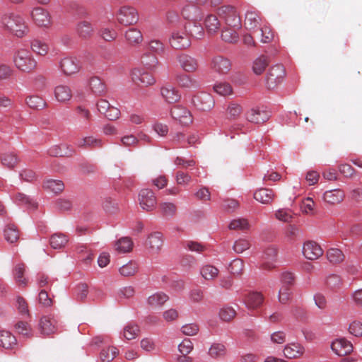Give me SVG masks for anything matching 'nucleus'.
Wrapping results in <instances>:
<instances>
[{
	"label": "nucleus",
	"instance_id": "obj_36",
	"mask_svg": "<svg viewBox=\"0 0 362 362\" xmlns=\"http://www.w3.org/2000/svg\"><path fill=\"white\" fill-rule=\"evenodd\" d=\"M30 47L33 52L40 56H45L49 51L48 45L39 39L33 40L30 42Z\"/></svg>",
	"mask_w": 362,
	"mask_h": 362
},
{
	"label": "nucleus",
	"instance_id": "obj_39",
	"mask_svg": "<svg viewBox=\"0 0 362 362\" xmlns=\"http://www.w3.org/2000/svg\"><path fill=\"white\" fill-rule=\"evenodd\" d=\"M118 353V349L115 346L103 348L100 353V360L101 362H110L116 357Z\"/></svg>",
	"mask_w": 362,
	"mask_h": 362
},
{
	"label": "nucleus",
	"instance_id": "obj_31",
	"mask_svg": "<svg viewBox=\"0 0 362 362\" xmlns=\"http://www.w3.org/2000/svg\"><path fill=\"white\" fill-rule=\"evenodd\" d=\"M211 68L214 72L220 75L224 74L226 69V59L223 56H215L211 60Z\"/></svg>",
	"mask_w": 362,
	"mask_h": 362
},
{
	"label": "nucleus",
	"instance_id": "obj_3",
	"mask_svg": "<svg viewBox=\"0 0 362 362\" xmlns=\"http://www.w3.org/2000/svg\"><path fill=\"white\" fill-rule=\"evenodd\" d=\"M231 28L230 35H228V42H236L238 41L239 35L237 30L241 28V20L233 6L228 5V27Z\"/></svg>",
	"mask_w": 362,
	"mask_h": 362
},
{
	"label": "nucleus",
	"instance_id": "obj_27",
	"mask_svg": "<svg viewBox=\"0 0 362 362\" xmlns=\"http://www.w3.org/2000/svg\"><path fill=\"white\" fill-rule=\"evenodd\" d=\"M54 96L57 101L60 103H66L71 98L72 91L69 86L59 85L54 89Z\"/></svg>",
	"mask_w": 362,
	"mask_h": 362
},
{
	"label": "nucleus",
	"instance_id": "obj_60",
	"mask_svg": "<svg viewBox=\"0 0 362 362\" xmlns=\"http://www.w3.org/2000/svg\"><path fill=\"white\" fill-rule=\"evenodd\" d=\"M160 209L163 216H173L177 211L176 206L171 202H164L160 204Z\"/></svg>",
	"mask_w": 362,
	"mask_h": 362
},
{
	"label": "nucleus",
	"instance_id": "obj_42",
	"mask_svg": "<svg viewBox=\"0 0 362 362\" xmlns=\"http://www.w3.org/2000/svg\"><path fill=\"white\" fill-rule=\"evenodd\" d=\"M43 187L45 189L52 192L55 194L62 192L64 189V185L63 182L58 180H48L45 182Z\"/></svg>",
	"mask_w": 362,
	"mask_h": 362
},
{
	"label": "nucleus",
	"instance_id": "obj_56",
	"mask_svg": "<svg viewBox=\"0 0 362 362\" xmlns=\"http://www.w3.org/2000/svg\"><path fill=\"white\" fill-rule=\"evenodd\" d=\"M228 269L235 276H240L243 271V262L240 259H235L230 264Z\"/></svg>",
	"mask_w": 362,
	"mask_h": 362
},
{
	"label": "nucleus",
	"instance_id": "obj_38",
	"mask_svg": "<svg viewBox=\"0 0 362 362\" xmlns=\"http://www.w3.org/2000/svg\"><path fill=\"white\" fill-rule=\"evenodd\" d=\"M218 269L211 264H205L200 269L202 276L208 281L214 279L218 276Z\"/></svg>",
	"mask_w": 362,
	"mask_h": 362
},
{
	"label": "nucleus",
	"instance_id": "obj_54",
	"mask_svg": "<svg viewBox=\"0 0 362 362\" xmlns=\"http://www.w3.org/2000/svg\"><path fill=\"white\" fill-rule=\"evenodd\" d=\"M99 34L106 42L114 41L117 37V31L112 28H102L99 31Z\"/></svg>",
	"mask_w": 362,
	"mask_h": 362
},
{
	"label": "nucleus",
	"instance_id": "obj_64",
	"mask_svg": "<svg viewBox=\"0 0 362 362\" xmlns=\"http://www.w3.org/2000/svg\"><path fill=\"white\" fill-rule=\"evenodd\" d=\"M349 332L351 334L355 337H362V322L357 320L353 321L349 325Z\"/></svg>",
	"mask_w": 362,
	"mask_h": 362
},
{
	"label": "nucleus",
	"instance_id": "obj_23",
	"mask_svg": "<svg viewBox=\"0 0 362 362\" xmlns=\"http://www.w3.org/2000/svg\"><path fill=\"white\" fill-rule=\"evenodd\" d=\"M124 37L130 45L135 46L143 42L142 33L136 28H130L126 30Z\"/></svg>",
	"mask_w": 362,
	"mask_h": 362
},
{
	"label": "nucleus",
	"instance_id": "obj_6",
	"mask_svg": "<svg viewBox=\"0 0 362 362\" xmlns=\"http://www.w3.org/2000/svg\"><path fill=\"white\" fill-rule=\"evenodd\" d=\"M59 67L64 74L71 76L81 69V62L75 57H66L61 59Z\"/></svg>",
	"mask_w": 362,
	"mask_h": 362
},
{
	"label": "nucleus",
	"instance_id": "obj_49",
	"mask_svg": "<svg viewBox=\"0 0 362 362\" xmlns=\"http://www.w3.org/2000/svg\"><path fill=\"white\" fill-rule=\"evenodd\" d=\"M139 332V327L137 325L129 323L124 327L123 336L127 340L135 339Z\"/></svg>",
	"mask_w": 362,
	"mask_h": 362
},
{
	"label": "nucleus",
	"instance_id": "obj_18",
	"mask_svg": "<svg viewBox=\"0 0 362 362\" xmlns=\"http://www.w3.org/2000/svg\"><path fill=\"white\" fill-rule=\"evenodd\" d=\"M160 94L163 98L168 103L178 102L181 95L178 90L170 84H165L160 88Z\"/></svg>",
	"mask_w": 362,
	"mask_h": 362
},
{
	"label": "nucleus",
	"instance_id": "obj_20",
	"mask_svg": "<svg viewBox=\"0 0 362 362\" xmlns=\"http://www.w3.org/2000/svg\"><path fill=\"white\" fill-rule=\"evenodd\" d=\"M277 256V250L274 247H267L263 255L262 259L263 263L262 264V269L266 270H270L275 267L273 262L276 259Z\"/></svg>",
	"mask_w": 362,
	"mask_h": 362
},
{
	"label": "nucleus",
	"instance_id": "obj_8",
	"mask_svg": "<svg viewBox=\"0 0 362 362\" xmlns=\"http://www.w3.org/2000/svg\"><path fill=\"white\" fill-rule=\"evenodd\" d=\"M170 115L182 125L192 122V115L189 110L182 105H175L171 108Z\"/></svg>",
	"mask_w": 362,
	"mask_h": 362
},
{
	"label": "nucleus",
	"instance_id": "obj_48",
	"mask_svg": "<svg viewBox=\"0 0 362 362\" xmlns=\"http://www.w3.org/2000/svg\"><path fill=\"white\" fill-rule=\"evenodd\" d=\"M205 26L209 33L217 32L220 28V23L216 16L209 15L205 19Z\"/></svg>",
	"mask_w": 362,
	"mask_h": 362
},
{
	"label": "nucleus",
	"instance_id": "obj_11",
	"mask_svg": "<svg viewBox=\"0 0 362 362\" xmlns=\"http://www.w3.org/2000/svg\"><path fill=\"white\" fill-rule=\"evenodd\" d=\"M131 75L133 81L139 85L148 86L156 83L155 78L151 74L141 69H134Z\"/></svg>",
	"mask_w": 362,
	"mask_h": 362
},
{
	"label": "nucleus",
	"instance_id": "obj_9",
	"mask_svg": "<svg viewBox=\"0 0 362 362\" xmlns=\"http://www.w3.org/2000/svg\"><path fill=\"white\" fill-rule=\"evenodd\" d=\"M171 47L175 49H182L189 47L191 42L189 36L184 32L174 31L169 39Z\"/></svg>",
	"mask_w": 362,
	"mask_h": 362
},
{
	"label": "nucleus",
	"instance_id": "obj_63",
	"mask_svg": "<svg viewBox=\"0 0 362 362\" xmlns=\"http://www.w3.org/2000/svg\"><path fill=\"white\" fill-rule=\"evenodd\" d=\"M291 289L287 286H282L279 291V300L282 304H286L288 302L291 297Z\"/></svg>",
	"mask_w": 362,
	"mask_h": 362
},
{
	"label": "nucleus",
	"instance_id": "obj_24",
	"mask_svg": "<svg viewBox=\"0 0 362 362\" xmlns=\"http://www.w3.org/2000/svg\"><path fill=\"white\" fill-rule=\"evenodd\" d=\"M169 299L168 296L163 292H156L146 299L147 305L151 308H159Z\"/></svg>",
	"mask_w": 362,
	"mask_h": 362
},
{
	"label": "nucleus",
	"instance_id": "obj_44",
	"mask_svg": "<svg viewBox=\"0 0 362 362\" xmlns=\"http://www.w3.org/2000/svg\"><path fill=\"white\" fill-rule=\"evenodd\" d=\"M177 81L178 84L182 88H197L199 86V83L195 79L192 78L190 76L186 74L178 76Z\"/></svg>",
	"mask_w": 362,
	"mask_h": 362
},
{
	"label": "nucleus",
	"instance_id": "obj_4",
	"mask_svg": "<svg viewBox=\"0 0 362 362\" xmlns=\"http://www.w3.org/2000/svg\"><path fill=\"white\" fill-rule=\"evenodd\" d=\"M117 21L124 25H130L137 23L139 14L137 11L131 6H122L117 15Z\"/></svg>",
	"mask_w": 362,
	"mask_h": 362
},
{
	"label": "nucleus",
	"instance_id": "obj_2",
	"mask_svg": "<svg viewBox=\"0 0 362 362\" xmlns=\"http://www.w3.org/2000/svg\"><path fill=\"white\" fill-rule=\"evenodd\" d=\"M13 62L18 70L25 73L35 71L37 66L32 52L24 48L19 49L14 53Z\"/></svg>",
	"mask_w": 362,
	"mask_h": 362
},
{
	"label": "nucleus",
	"instance_id": "obj_41",
	"mask_svg": "<svg viewBox=\"0 0 362 362\" xmlns=\"http://www.w3.org/2000/svg\"><path fill=\"white\" fill-rule=\"evenodd\" d=\"M243 107L235 102H230L228 104V120H235L241 115Z\"/></svg>",
	"mask_w": 362,
	"mask_h": 362
},
{
	"label": "nucleus",
	"instance_id": "obj_59",
	"mask_svg": "<svg viewBox=\"0 0 362 362\" xmlns=\"http://www.w3.org/2000/svg\"><path fill=\"white\" fill-rule=\"evenodd\" d=\"M15 329L20 334L27 337L31 336V327L28 322L19 321L15 325Z\"/></svg>",
	"mask_w": 362,
	"mask_h": 362
},
{
	"label": "nucleus",
	"instance_id": "obj_34",
	"mask_svg": "<svg viewBox=\"0 0 362 362\" xmlns=\"http://www.w3.org/2000/svg\"><path fill=\"white\" fill-rule=\"evenodd\" d=\"M260 18L255 11H247L245 14V26L248 30H253L258 27Z\"/></svg>",
	"mask_w": 362,
	"mask_h": 362
},
{
	"label": "nucleus",
	"instance_id": "obj_26",
	"mask_svg": "<svg viewBox=\"0 0 362 362\" xmlns=\"http://www.w3.org/2000/svg\"><path fill=\"white\" fill-rule=\"evenodd\" d=\"M274 197V193L272 189L267 188H261L257 190L254 194V198L259 202L264 204H269Z\"/></svg>",
	"mask_w": 362,
	"mask_h": 362
},
{
	"label": "nucleus",
	"instance_id": "obj_19",
	"mask_svg": "<svg viewBox=\"0 0 362 362\" xmlns=\"http://www.w3.org/2000/svg\"><path fill=\"white\" fill-rule=\"evenodd\" d=\"M76 32L80 38L83 40H88L93 36L94 33V28L90 22L81 21L77 23Z\"/></svg>",
	"mask_w": 362,
	"mask_h": 362
},
{
	"label": "nucleus",
	"instance_id": "obj_1",
	"mask_svg": "<svg viewBox=\"0 0 362 362\" xmlns=\"http://www.w3.org/2000/svg\"><path fill=\"white\" fill-rule=\"evenodd\" d=\"M0 23L2 28L18 37H23L28 32V28L24 18L15 13L3 14L0 18Z\"/></svg>",
	"mask_w": 362,
	"mask_h": 362
},
{
	"label": "nucleus",
	"instance_id": "obj_25",
	"mask_svg": "<svg viewBox=\"0 0 362 362\" xmlns=\"http://www.w3.org/2000/svg\"><path fill=\"white\" fill-rule=\"evenodd\" d=\"M76 146L79 148H101L103 143L101 139L93 136H86L78 139Z\"/></svg>",
	"mask_w": 362,
	"mask_h": 362
},
{
	"label": "nucleus",
	"instance_id": "obj_46",
	"mask_svg": "<svg viewBox=\"0 0 362 362\" xmlns=\"http://www.w3.org/2000/svg\"><path fill=\"white\" fill-rule=\"evenodd\" d=\"M25 271V266L21 263L16 264L13 270V275L16 282L24 286L27 284V279L23 276Z\"/></svg>",
	"mask_w": 362,
	"mask_h": 362
},
{
	"label": "nucleus",
	"instance_id": "obj_30",
	"mask_svg": "<svg viewBox=\"0 0 362 362\" xmlns=\"http://www.w3.org/2000/svg\"><path fill=\"white\" fill-rule=\"evenodd\" d=\"M304 352V348L299 344H288L284 350L286 357L288 358H295L300 356Z\"/></svg>",
	"mask_w": 362,
	"mask_h": 362
},
{
	"label": "nucleus",
	"instance_id": "obj_58",
	"mask_svg": "<svg viewBox=\"0 0 362 362\" xmlns=\"http://www.w3.org/2000/svg\"><path fill=\"white\" fill-rule=\"evenodd\" d=\"M225 346L219 343H214L209 350V354L213 358H217L225 354Z\"/></svg>",
	"mask_w": 362,
	"mask_h": 362
},
{
	"label": "nucleus",
	"instance_id": "obj_13",
	"mask_svg": "<svg viewBox=\"0 0 362 362\" xmlns=\"http://www.w3.org/2000/svg\"><path fill=\"white\" fill-rule=\"evenodd\" d=\"M264 299V296L261 292L249 291L245 295L243 301L249 310H257L262 306Z\"/></svg>",
	"mask_w": 362,
	"mask_h": 362
},
{
	"label": "nucleus",
	"instance_id": "obj_10",
	"mask_svg": "<svg viewBox=\"0 0 362 362\" xmlns=\"http://www.w3.org/2000/svg\"><path fill=\"white\" fill-rule=\"evenodd\" d=\"M30 16L34 23L39 27L47 28L51 24V16L49 12L43 8H35Z\"/></svg>",
	"mask_w": 362,
	"mask_h": 362
},
{
	"label": "nucleus",
	"instance_id": "obj_50",
	"mask_svg": "<svg viewBox=\"0 0 362 362\" xmlns=\"http://www.w3.org/2000/svg\"><path fill=\"white\" fill-rule=\"evenodd\" d=\"M89 85L92 91L95 94L101 95L105 91V86L98 77L91 78Z\"/></svg>",
	"mask_w": 362,
	"mask_h": 362
},
{
	"label": "nucleus",
	"instance_id": "obj_5",
	"mask_svg": "<svg viewBox=\"0 0 362 362\" xmlns=\"http://www.w3.org/2000/svg\"><path fill=\"white\" fill-rule=\"evenodd\" d=\"M192 103L199 110L209 111L214 107V100L209 93L200 92L192 97Z\"/></svg>",
	"mask_w": 362,
	"mask_h": 362
},
{
	"label": "nucleus",
	"instance_id": "obj_22",
	"mask_svg": "<svg viewBox=\"0 0 362 362\" xmlns=\"http://www.w3.org/2000/svg\"><path fill=\"white\" fill-rule=\"evenodd\" d=\"M178 62L180 66L187 72L195 71L198 67V63L196 59L194 57L182 54L177 57Z\"/></svg>",
	"mask_w": 362,
	"mask_h": 362
},
{
	"label": "nucleus",
	"instance_id": "obj_55",
	"mask_svg": "<svg viewBox=\"0 0 362 362\" xmlns=\"http://www.w3.org/2000/svg\"><path fill=\"white\" fill-rule=\"evenodd\" d=\"M137 269V264L134 262L130 261L119 268V273L124 276H130L134 275Z\"/></svg>",
	"mask_w": 362,
	"mask_h": 362
},
{
	"label": "nucleus",
	"instance_id": "obj_17",
	"mask_svg": "<svg viewBox=\"0 0 362 362\" xmlns=\"http://www.w3.org/2000/svg\"><path fill=\"white\" fill-rule=\"evenodd\" d=\"M270 117L269 112L259 108H252L246 113V119L248 122L260 124L267 122Z\"/></svg>",
	"mask_w": 362,
	"mask_h": 362
},
{
	"label": "nucleus",
	"instance_id": "obj_7",
	"mask_svg": "<svg viewBox=\"0 0 362 362\" xmlns=\"http://www.w3.org/2000/svg\"><path fill=\"white\" fill-rule=\"evenodd\" d=\"M139 201L141 207L147 211L154 209L157 204L154 192L149 189H143L140 191Z\"/></svg>",
	"mask_w": 362,
	"mask_h": 362
},
{
	"label": "nucleus",
	"instance_id": "obj_32",
	"mask_svg": "<svg viewBox=\"0 0 362 362\" xmlns=\"http://www.w3.org/2000/svg\"><path fill=\"white\" fill-rule=\"evenodd\" d=\"M250 223L247 219L238 217L230 221L228 225V228L233 230L245 231L250 229Z\"/></svg>",
	"mask_w": 362,
	"mask_h": 362
},
{
	"label": "nucleus",
	"instance_id": "obj_14",
	"mask_svg": "<svg viewBox=\"0 0 362 362\" xmlns=\"http://www.w3.org/2000/svg\"><path fill=\"white\" fill-rule=\"evenodd\" d=\"M303 253L305 258L314 260L320 257L323 254L321 247L314 241H308L304 243Z\"/></svg>",
	"mask_w": 362,
	"mask_h": 362
},
{
	"label": "nucleus",
	"instance_id": "obj_15",
	"mask_svg": "<svg viewBox=\"0 0 362 362\" xmlns=\"http://www.w3.org/2000/svg\"><path fill=\"white\" fill-rule=\"evenodd\" d=\"M331 348L338 356H346L353 351L352 344L344 338L334 340L332 343Z\"/></svg>",
	"mask_w": 362,
	"mask_h": 362
},
{
	"label": "nucleus",
	"instance_id": "obj_51",
	"mask_svg": "<svg viewBox=\"0 0 362 362\" xmlns=\"http://www.w3.org/2000/svg\"><path fill=\"white\" fill-rule=\"evenodd\" d=\"M327 257L330 262L337 264L344 260V255L340 250L331 248L327 252Z\"/></svg>",
	"mask_w": 362,
	"mask_h": 362
},
{
	"label": "nucleus",
	"instance_id": "obj_12",
	"mask_svg": "<svg viewBox=\"0 0 362 362\" xmlns=\"http://www.w3.org/2000/svg\"><path fill=\"white\" fill-rule=\"evenodd\" d=\"M163 243V235L159 232L151 233L146 241V246L151 255H157L162 249Z\"/></svg>",
	"mask_w": 362,
	"mask_h": 362
},
{
	"label": "nucleus",
	"instance_id": "obj_61",
	"mask_svg": "<svg viewBox=\"0 0 362 362\" xmlns=\"http://www.w3.org/2000/svg\"><path fill=\"white\" fill-rule=\"evenodd\" d=\"M17 162V157L13 153H6L1 158L2 164L8 168H13Z\"/></svg>",
	"mask_w": 362,
	"mask_h": 362
},
{
	"label": "nucleus",
	"instance_id": "obj_62",
	"mask_svg": "<svg viewBox=\"0 0 362 362\" xmlns=\"http://www.w3.org/2000/svg\"><path fill=\"white\" fill-rule=\"evenodd\" d=\"M326 284L332 290L337 289L341 284V278L336 274L330 275L327 279Z\"/></svg>",
	"mask_w": 362,
	"mask_h": 362
},
{
	"label": "nucleus",
	"instance_id": "obj_16",
	"mask_svg": "<svg viewBox=\"0 0 362 362\" xmlns=\"http://www.w3.org/2000/svg\"><path fill=\"white\" fill-rule=\"evenodd\" d=\"M183 17L192 21L201 20L203 16L202 8L199 6L187 2L182 10Z\"/></svg>",
	"mask_w": 362,
	"mask_h": 362
},
{
	"label": "nucleus",
	"instance_id": "obj_37",
	"mask_svg": "<svg viewBox=\"0 0 362 362\" xmlns=\"http://www.w3.org/2000/svg\"><path fill=\"white\" fill-rule=\"evenodd\" d=\"M185 30L189 33L190 35L197 38L201 39L204 35V28L200 24L195 22H189L185 25Z\"/></svg>",
	"mask_w": 362,
	"mask_h": 362
},
{
	"label": "nucleus",
	"instance_id": "obj_47",
	"mask_svg": "<svg viewBox=\"0 0 362 362\" xmlns=\"http://www.w3.org/2000/svg\"><path fill=\"white\" fill-rule=\"evenodd\" d=\"M27 105L37 110L43 109L46 106L45 100L38 95H31L26 99Z\"/></svg>",
	"mask_w": 362,
	"mask_h": 362
},
{
	"label": "nucleus",
	"instance_id": "obj_21",
	"mask_svg": "<svg viewBox=\"0 0 362 362\" xmlns=\"http://www.w3.org/2000/svg\"><path fill=\"white\" fill-rule=\"evenodd\" d=\"M344 192L339 189L326 191L323 194L324 201L332 205L341 203L344 199Z\"/></svg>",
	"mask_w": 362,
	"mask_h": 362
},
{
	"label": "nucleus",
	"instance_id": "obj_43",
	"mask_svg": "<svg viewBox=\"0 0 362 362\" xmlns=\"http://www.w3.org/2000/svg\"><path fill=\"white\" fill-rule=\"evenodd\" d=\"M40 327L41 332L44 334H50L54 332L56 328L53 323V320L48 317H42L40 321Z\"/></svg>",
	"mask_w": 362,
	"mask_h": 362
},
{
	"label": "nucleus",
	"instance_id": "obj_57",
	"mask_svg": "<svg viewBox=\"0 0 362 362\" xmlns=\"http://www.w3.org/2000/svg\"><path fill=\"white\" fill-rule=\"evenodd\" d=\"M76 112L78 117L83 119V126L85 128H87L89 126V122L91 119L90 111L82 106H78L76 108Z\"/></svg>",
	"mask_w": 362,
	"mask_h": 362
},
{
	"label": "nucleus",
	"instance_id": "obj_33",
	"mask_svg": "<svg viewBox=\"0 0 362 362\" xmlns=\"http://www.w3.org/2000/svg\"><path fill=\"white\" fill-rule=\"evenodd\" d=\"M115 250L119 253H127L132 250L133 242L130 238L124 237L115 243Z\"/></svg>",
	"mask_w": 362,
	"mask_h": 362
},
{
	"label": "nucleus",
	"instance_id": "obj_52",
	"mask_svg": "<svg viewBox=\"0 0 362 362\" xmlns=\"http://www.w3.org/2000/svg\"><path fill=\"white\" fill-rule=\"evenodd\" d=\"M141 63L148 69H150V70H153L156 67V65L158 63L157 57L154 54H150V53L144 54L141 57Z\"/></svg>",
	"mask_w": 362,
	"mask_h": 362
},
{
	"label": "nucleus",
	"instance_id": "obj_28",
	"mask_svg": "<svg viewBox=\"0 0 362 362\" xmlns=\"http://www.w3.org/2000/svg\"><path fill=\"white\" fill-rule=\"evenodd\" d=\"M4 235L5 240L10 243L17 242L19 239V231L17 226L13 223H8L4 230Z\"/></svg>",
	"mask_w": 362,
	"mask_h": 362
},
{
	"label": "nucleus",
	"instance_id": "obj_35",
	"mask_svg": "<svg viewBox=\"0 0 362 362\" xmlns=\"http://www.w3.org/2000/svg\"><path fill=\"white\" fill-rule=\"evenodd\" d=\"M269 65V58L267 56L262 55L257 58L252 64V71L257 75L262 74Z\"/></svg>",
	"mask_w": 362,
	"mask_h": 362
},
{
	"label": "nucleus",
	"instance_id": "obj_53",
	"mask_svg": "<svg viewBox=\"0 0 362 362\" xmlns=\"http://www.w3.org/2000/svg\"><path fill=\"white\" fill-rule=\"evenodd\" d=\"M184 247L192 252L202 253L208 250L206 245L196 241L188 240L184 243Z\"/></svg>",
	"mask_w": 362,
	"mask_h": 362
},
{
	"label": "nucleus",
	"instance_id": "obj_29",
	"mask_svg": "<svg viewBox=\"0 0 362 362\" xmlns=\"http://www.w3.org/2000/svg\"><path fill=\"white\" fill-rule=\"evenodd\" d=\"M16 339L10 332L0 330V346L5 349H12L16 345Z\"/></svg>",
	"mask_w": 362,
	"mask_h": 362
},
{
	"label": "nucleus",
	"instance_id": "obj_40",
	"mask_svg": "<svg viewBox=\"0 0 362 362\" xmlns=\"http://www.w3.org/2000/svg\"><path fill=\"white\" fill-rule=\"evenodd\" d=\"M50 245L54 249H61L68 243V238L63 233H55L50 238Z\"/></svg>",
	"mask_w": 362,
	"mask_h": 362
},
{
	"label": "nucleus",
	"instance_id": "obj_45",
	"mask_svg": "<svg viewBox=\"0 0 362 362\" xmlns=\"http://www.w3.org/2000/svg\"><path fill=\"white\" fill-rule=\"evenodd\" d=\"M15 202L18 205H24L29 209H35L37 207L35 202L25 194L18 192L15 195Z\"/></svg>",
	"mask_w": 362,
	"mask_h": 362
}]
</instances>
